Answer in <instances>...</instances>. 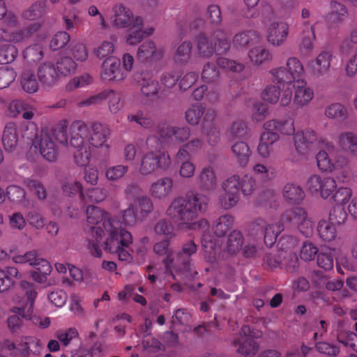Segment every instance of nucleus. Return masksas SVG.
Wrapping results in <instances>:
<instances>
[{
    "label": "nucleus",
    "instance_id": "7",
    "mask_svg": "<svg viewBox=\"0 0 357 357\" xmlns=\"http://www.w3.org/2000/svg\"><path fill=\"white\" fill-rule=\"evenodd\" d=\"M156 135H151L147 138L146 144L151 148L160 149L164 144H171L176 141L183 142L190 137V129L187 126L175 127L162 122L157 126Z\"/></svg>",
    "mask_w": 357,
    "mask_h": 357
},
{
    "label": "nucleus",
    "instance_id": "13",
    "mask_svg": "<svg viewBox=\"0 0 357 357\" xmlns=\"http://www.w3.org/2000/svg\"><path fill=\"white\" fill-rule=\"evenodd\" d=\"M290 26L288 22L283 20H274L266 27V40L273 47H281L287 41Z\"/></svg>",
    "mask_w": 357,
    "mask_h": 357
},
{
    "label": "nucleus",
    "instance_id": "28",
    "mask_svg": "<svg viewBox=\"0 0 357 357\" xmlns=\"http://www.w3.org/2000/svg\"><path fill=\"white\" fill-rule=\"evenodd\" d=\"M280 136L272 130L264 132L257 146V153L263 158H268L274 151V145L278 142Z\"/></svg>",
    "mask_w": 357,
    "mask_h": 357
},
{
    "label": "nucleus",
    "instance_id": "25",
    "mask_svg": "<svg viewBox=\"0 0 357 357\" xmlns=\"http://www.w3.org/2000/svg\"><path fill=\"white\" fill-rule=\"evenodd\" d=\"M37 76L42 85L47 88L54 86L59 79L56 65L50 61L40 64L37 70Z\"/></svg>",
    "mask_w": 357,
    "mask_h": 357
},
{
    "label": "nucleus",
    "instance_id": "9",
    "mask_svg": "<svg viewBox=\"0 0 357 357\" xmlns=\"http://www.w3.org/2000/svg\"><path fill=\"white\" fill-rule=\"evenodd\" d=\"M319 169L322 172H333L347 164V159L333 144L326 142L324 149L316 155Z\"/></svg>",
    "mask_w": 357,
    "mask_h": 357
},
{
    "label": "nucleus",
    "instance_id": "56",
    "mask_svg": "<svg viewBox=\"0 0 357 357\" xmlns=\"http://www.w3.org/2000/svg\"><path fill=\"white\" fill-rule=\"evenodd\" d=\"M105 100H108V108L112 114L119 112L123 106L121 96L112 90L103 91Z\"/></svg>",
    "mask_w": 357,
    "mask_h": 357
},
{
    "label": "nucleus",
    "instance_id": "63",
    "mask_svg": "<svg viewBox=\"0 0 357 357\" xmlns=\"http://www.w3.org/2000/svg\"><path fill=\"white\" fill-rule=\"evenodd\" d=\"M240 190L245 195H250L257 188V181L250 175L245 174L243 177L239 176Z\"/></svg>",
    "mask_w": 357,
    "mask_h": 357
},
{
    "label": "nucleus",
    "instance_id": "6",
    "mask_svg": "<svg viewBox=\"0 0 357 357\" xmlns=\"http://www.w3.org/2000/svg\"><path fill=\"white\" fill-rule=\"evenodd\" d=\"M40 28V24L33 23L27 29L16 31H10L8 29H0V43L6 42L10 44H5L0 46V63L12 62L17 57L18 52L13 44H17L26 41L31 34Z\"/></svg>",
    "mask_w": 357,
    "mask_h": 357
},
{
    "label": "nucleus",
    "instance_id": "15",
    "mask_svg": "<svg viewBox=\"0 0 357 357\" xmlns=\"http://www.w3.org/2000/svg\"><path fill=\"white\" fill-rule=\"evenodd\" d=\"M26 130H28L27 126H22L19 131L16 123L13 122L8 123L5 126L2 135V142L5 150L9 152L16 150L19 142L20 133L22 138L30 139L31 136L25 133Z\"/></svg>",
    "mask_w": 357,
    "mask_h": 357
},
{
    "label": "nucleus",
    "instance_id": "47",
    "mask_svg": "<svg viewBox=\"0 0 357 357\" xmlns=\"http://www.w3.org/2000/svg\"><path fill=\"white\" fill-rule=\"evenodd\" d=\"M202 247L204 248V256L210 263H213L217 260V250L215 242L209 235L204 234L202 239Z\"/></svg>",
    "mask_w": 357,
    "mask_h": 357
},
{
    "label": "nucleus",
    "instance_id": "32",
    "mask_svg": "<svg viewBox=\"0 0 357 357\" xmlns=\"http://www.w3.org/2000/svg\"><path fill=\"white\" fill-rule=\"evenodd\" d=\"M197 252V245L192 241L184 243L181 252L178 253L175 263L177 264V270H190V257Z\"/></svg>",
    "mask_w": 357,
    "mask_h": 357
},
{
    "label": "nucleus",
    "instance_id": "20",
    "mask_svg": "<svg viewBox=\"0 0 357 357\" xmlns=\"http://www.w3.org/2000/svg\"><path fill=\"white\" fill-rule=\"evenodd\" d=\"M110 135L109 128L102 123H93L90 128H87V134L84 136V139L89 136L88 141L91 146L94 148L105 147L109 148L107 144V139Z\"/></svg>",
    "mask_w": 357,
    "mask_h": 357
},
{
    "label": "nucleus",
    "instance_id": "43",
    "mask_svg": "<svg viewBox=\"0 0 357 357\" xmlns=\"http://www.w3.org/2000/svg\"><path fill=\"white\" fill-rule=\"evenodd\" d=\"M201 77L208 85L218 89L216 83L220 79V72L215 64L210 62L206 63L204 66Z\"/></svg>",
    "mask_w": 357,
    "mask_h": 357
},
{
    "label": "nucleus",
    "instance_id": "22",
    "mask_svg": "<svg viewBox=\"0 0 357 357\" xmlns=\"http://www.w3.org/2000/svg\"><path fill=\"white\" fill-rule=\"evenodd\" d=\"M153 28L144 29V20L141 17H136L134 23L127 30L125 41L128 45L135 46L146 36L153 33Z\"/></svg>",
    "mask_w": 357,
    "mask_h": 357
},
{
    "label": "nucleus",
    "instance_id": "51",
    "mask_svg": "<svg viewBox=\"0 0 357 357\" xmlns=\"http://www.w3.org/2000/svg\"><path fill=\"white\" fill-rule=\"evenodd\" d=\"M317 231L320 237L326 241L335 239L336 236V225L328 220H322L319 221Z\"/></svg>",
    "mask_w": 357,
    "mask_h": 357
},
{
    "label": "nucleus",
    "instance_id": "33",
    "mask_svg": "<svg viewBox=\"0 0 357 357\" xmlns=\"http://www.w3.org/2000/svg\"><path fill=\"white\" fill-rule=\"evenodd\" d=\"M264 128L266 130H278L283 135H290L294 133V121L292 118L278 121L275 119L267 121Z\"/></svg>",
    "mask_w": 357,
    "mask_h": 357
},
{
    "label": "nucleus",
    "instance_id": "36",
    "mask_svg": "<svg viewBox=\"0 0 357 357\" xmlns=\"http://www.w3.org/2000/svg\"><path fill=\"white\" fill-rule=\"evenodd\" d=\"M130 204L140 220L146 218L153 209L151 199L146 195H141L134 199Z\"/></svg>",
    "mask_w": 357,
    "mask_h": 357
},
{
    "label": "nucleus",
    "instance_id": "1",
    "mask_svg": "<svg viewBox=\"0 0 357 357\" xmlns=\"http://www.w3.org/2000/svg\"><path fill=\"white\" fill-rule=\"evenodd\" d=\"M86 214L87 227L92 231L93 236L97 240L105 237L102 242L104 250L117 254L121 261H131L132 257L127 250L132 243L130 233L120 229L119 220L100 207L88 206Z\"/></svg>",
    "mask_w": 357,
    "mask_h": 357
},
{
    "label": "nucleus",
    "instance_id": "55",
    "mask_svg": "<svg viewBox=\"0 0 357 357\" xmlns=\"http://www.w3.org/2000/svg\"><path fill=\"white\" fill-rule=\"evenodd\" d=\"M84 194L85 196L84 202L99 203L107 198L108 190L104 187H96L87 189Z\"/></svg>",
    "mask_w": 357,
    "mask_h": 357
},
{
    "label": "nucleus",
    "instance_id": "48",
    "mask_svg": "<svg viewBox=\"0 0 357 357\" xmlns=\"http://www.w3.org/2000/svg\"><path fill=\"white\" fill-rule=\"evenodd\" d=\"M234 223V218L229 215L219 217L213 224V229L217 236H222L230 229Z\"/></svg>",
    "mask_w": 357,
    "mask_h": 357
},
{
    "label": "nucleus",
    "instance_id": "26",
    "mask_svg": "<svg viewBox=\"0 0 357 357\" xmlns=\"http://www.w3.org/2000/svg\"><path fill=\"white\" fill-rule=\"evenodd\" d=\"M294 139L296 151L300 154L305 155L312 151V146L317 140V136L314 130H306L296 132Z\"/></svg>",
    "mask_w": 357,
    "mask_h": 357
},
{
    "label": "nucleus",
    "instance_id": "35",
    "mask_svg": "<svg viewBox=\"0 0 357 357\" xmlns=\"http://www.w3.org/2000/svg\"><path fill=\"white\" fill-rule=\"evenodd\" d=\"M196 45L199 55L201 57L208 59L215 52L214 47V38L200 33L197 36Z\"/></svg>",
    "mask_w": 357,
    "mask_h": 357
},
{
    "label": "nucleus",
    "instance_id": "17",
    "mask_svg": "<svg viewBox=\"0 0 357 357\" xmlns=\"http://www.w3.org/2000/svg\"><path fill=\"white\" fill-rule=\"evenodd\" d=\"M20 287L24 292L25 297L17 296L14 298L15 308L19 312H32L34 310V301L37 297V291L33 284L27 281H22Z\"/></svg>",
    "mask_w": 357,
    "mask_h": 357
},
{
    "label": "nucleus",
    "instance_id": "14",
    "mask_svg": "<svg viewBox=\"0 0 357 357\" xmlns=\"http://www.w3.org/2000/svg\"><path fill=\"white\" fill-rule=\"evenodd\" d=\"M280 85L282 86V89L275 84L267 86L261 93L262 99L271 104L279 102L281 106L289 105L291 102L292 93L287 86Z\"/></svg>",
    "mask_w": 357,
    "mask_h": 357
},
{
    "label": "nucleus",
    "instance_id": "61",
    "mask_svg": "<svg viewBox=\"0 0 357 357\" xmlns=\"http://www.w3.org/2000/svg\"><path fill=\"white\" fill-rule=\"evenodd\" d=\"M23 54L28 63L33 64L43 59V51L40 45H34L27 47Z\"/></svg>",
    "mask_w": 357,
    "mask_h": 357
},
{
    "label": "nucleus",
    "instance_id": "57",
    "mask_svg": "<svg viewBox=\"0 0 357 357\" xmlns=\"http://www.w3.org/2000/svg\"><path fill=\"white\" fill-rule=\"evenodd\" d=\"M40 264L36 266V270L31 273V277L34 281L38 283H44L47 280V277L52 271V266L47 261H39Z\"/></svg>",
    "mask_w": 357,
    "mask_h": 357
},
{
    "label": "nucleus",
    "instance_id": "29",
    "mask_svg": "<svg viewBox=\"0 0 357 357\" xmlns=\"http://www.w3.org/2000/svg\"><path fill=\"white\" fill-rule=\"evenodd\" d=\"M259 183H266L275 177V169L261 162H255L251 167L250 174Z\"/></svg>",
    "mask_w": 357,
    "mask_h": 357
},
{
    "label": "nucleus",
    "instance_id": "42",
    "mask_svg": "<svg viewBox=\"0 0 357 357\" xmlns=\"http://www.w3.org/2000/svg\"><path fill=\"white\" fill-rule=\"evenodd\" d=\"M6 195L10 201L20 204L24 207L29 208L31 206V202L26 198L25 190L17 185L8 186Z\"/></svg>",
    "mask_w": 357,
    "mask_h": 357
},
{
    "label": "nucleus",
    "instance_id": "24",
    "mask_svg": "<svg viewBox=\"0 0 357 357\" xmlns=\"http://www.w3.org/2000/svg\"><path fill=\"white\" fill-rule=\"evenodd\" d=\"M199 188L204 192H211L218 186V177L214 168L208 165L201 169L195 177Z\"/></svg>",
    "mask_w": 357,
    "mask_h": 357
},
{
    "label": "nucleus",
    "instance_id": "54",
    "mask_svg": "<svg viewBox=\"0 0 357 357\" xmlns=\"http://www.w3.org/2000/svg\"><path fill=\"white\" fill-rule=\"evenodd\" d=\"M56 68L59 74L68 76L75 72L77 64L72 58L69 56H62L58 59Z\"/></svg>",
    "mask_w": 357,
    "mask_h": 357
},
{
    "label": "nucleus",
    "instance_id": "27",
    "mask_svg": "<svg viewBox=\"0 0 357 357\" xmlns=\"http://www.w3.org/2000/svg\"><path fill=\"white\" fill-rule=\"evenodd\" d=\"M171 239H165L159 241L153 245L154 252L160 256H165L163 263L166 270L172 273V270L177 271V264L173 250L169 248Z\"/></svg>",
    "mask_w": 357,
    "mask_h": 357
},
{
    "label": "nucleus",
    "instance_id": "10",
    "mask_svg": "<svg viewBox=\"0 0 357 357\" xmlns=\"http://www.w3.org/2000/svg\"><path fill=\"white\" fill-rule=\"evenodd\" d=\"M283 229V224L280 221L267 222L263 219H257L251 225L250 233L253 236L263 235L264 243L270 248L275 243Z\"/></svg>",
    "mask_w": 357,
    "mask_h": 357
},
{
    "label": "nucleus",
    "instance_id": "8",
    "mask_svg": "<svg viewBox=\"0 0 357 357\" xmlns=\"http://www.w3.org/2000/svg\"><path fill=\"white\" fill-rule=\"evenodd\" d=\"M149 151L144 153L140 158L138 171L142 176L153 174L158 169L166 171L172 165V158L166 152L157 153L146 144ZM154 150H156L154 149Z\"/></svg>",
    "mask_w": 357,
    "mask_h": 357
},
{
    "label": "nucleus",
    "instance_id": "19",
    "mask_svg": "<svg viewBox=\"0 0 357 357\" xmlns=\"http://www.w3.org/2000/svg\"><path fill=\"white\" fill-rule=\"evenodd\" d=\"M287 218L304 236H308L312 234V221L303 208L296 207L290 210L287 213Z\"/></svg>",
    "mask_w": 357,
    "mask_h": 357
},
{
    "label": "nucleus",
    "instance_id": "4",
    "mask_svg": "<svg viewBox=\"0 0 357 357\" xmlns=\"http://www.w3.org/2000/svg\"><path fill=\"white\" fill-rule=\"evenodd\" d=\"M69 132L67 121H61L56 126L54 135H52L46 131L37 135L32 142L35 151H38L41 155L48 161H53L57 156V149L54 141L56 138L60 143H67Z\"/></svg>",
    "mask_w": 357,
    "mask_h": 357
},
{
    "label": "nucleus",
    "instance_id": "31",
    "mask_svg": "<svg viewBox=\"0 0 357 357\" xmlns=\"http://www.w3.org/2000/svg\"><path fill=\"white\" fill-rule=\"evenodd\" d=\"M248 56L250 61L255 66H261L273 60L272 52L264 45L252 47L249 50Z\"/></svg>",
    "mask_w": 357,
    "mask_h": 357
},
{
    "label": "nucleus",
    "instance_id": "58",
    "mask_svg": "<svg viewBox=\"0 0 357 357\" xmlns=\"http://www.w3.org/2000/svg\"><path fill=\"white\" fill-rule=\"evenodd\" d=\"M62 190L66 195L69 197L75 196L79 193L81 199L85 200L82 184L78 181L74 179L65 181L62 185Z\"/></svg>",
    "mask_w": 357,
    "mask_h": 357
},
{
    "label": "nucleus",
    "instance_id": "62",
    "mask_svg": "<svg viewBox=\"0 0 357 357\" xmlns=\"http://www.w3.org/2000/svg\"><path fill=\"white\" fill-rule=\"evenodd\" d=\"M128 167L123 165H117L107 168L105 176L110 181H116L124 176L128 172Z\"/></svg>",
    "mask_w": 357,
    "mask_h": 357
},
{
    "label": "nucleus",
    "instance_id": "50",
    "mask_svg": "<svg viewBox=\"0 0 357 357\" xmlns=\"http://www.w3.org/2000/svg\"><path fill=\"white\" fill-rule=\"evenodd\" d=\"M20 83L22 89L28 93H34L39 89V84L34 73L29 70L22 73Z\"/></svg>",
    "mask_w": 357,
    "mask_h": 357
},
{
    "label": "nucleus",
    "instance_id": "34",
    "mask_svg": "<svg viewBox=\"0 0 357 357\" xmlns=\"http://www.w3.org/2000/svg\"><path fill=\"white\" fill-rule=\"evenodd\" d=\"M282 196L288 204H297L303 200L305 192L300 185L288 183L282 188Z\"/></svg>",
    "mask_w": 357,
    "mask_h": 357
},
{
    "label": "nucleus",
    "instance_id": "5",
    "mask_svg": "<svg viewBox=\"0 0 357 357\" xmlns=\"http://www.w3.org/2000/svg\"><path fill=\"white\" fill-rule=\"evenodd\" d=\"M69 132L70 137L66 144L74 162L80 167L87 165L91 156V148L84 139L87 134V126L83 121H75L69 127Z\"/></svg>",
    "mask_w": 357,
    "mask_h": 357
},
{
    "label": "nucleus",
    "instance_id": "11",
    "mask_svg": "<svg viewBox=\"0 0 357 357\" xmlns=\"http://www.w3.org/2000/svg\"><path fill=\"white\" fill-rule=\"evenodd\" d=\"M239 176L234 174L229 176L221 184L222 192L219 197V203L224 209H230L235 206L240 199Z\"/></svg>",
    "mask_w": 357,
    "mask_h": 357
},
{
    "label": "nucleus",
    "instance_id": "64",
    "mask_svg": "<svg viewBox=\"0 0 357 357\" xmlns=\"http://www.w3.org/2000/svg\"><path fill=\"white\" fill-rule=\"evenodd\" d=\"M44 7L45 3L43 1H36L22 13V16L26 20H34L41 16Z\"/></svg>",
    "mask_w": 357,
    "mask_h": 357
},
{
    "label": "nucleus",
    "instance_id": "38",
    "mask_svg": "<svg viewBox=\"0 0 357 357\" xmlns=\"http://www.w3.org/2000/svg\"><path fill=\"white\" fill-rule=\"evenodd\" d=\"M231 151L240 167H244L248 165L251 156V151L247 143L243 141L235 142L231 146Z\"/></svg>",
    "mask_w": 357,
    "mask_h": 357
},
{
    "label": "nucleus",
    "instance_id": "40",
    "mask_svg": "<svg viewBox=\"0 0 357 357\" xmlns=\"http://www.w3.org/2000/svg\"><path fill=\"white\" fill-rule=\"evenodd\" d=\"M192 44L190 41L184 40L176 46L174 53V60L177 63H186L192 55Z\"/></svg>",
    "mask_w": 357,
    "mask_h": 357
},
{
    "label": "nucleus",
    "instance_id": "45",
    "mask_svg": "<svg viewBox=\"0 0 357 357\" xmlns=\"http://www.w3.org/2000/svg\"><path fill=\"white\" fill-rule=\"evenodd\" d=\"M193 97L197 100L205 98L210 102H215L218 99V89L204 84L194 90Z\"/></svg>",
    "mask_w": 357,
    "mask_h": 357
},
{
    "label": "nucleus",
    "instance_id": "46",
    "mask_svg": "<svg viewBox=\"0 0 357 357\" xmlns=\"http://www.w3.org/2000/svg\"><path fill=\"white\" fill-rule=\"evenodd\" d=\"M243 237L238 231H233L229 236L225 251L229 255H234L239 252L243 246Z\"/></svg>",
    "mask_w": 357,
    "mask_h": 357
},
{
    "label": "nucleus",
    "instance_id": "44",
    "mask_svg": "<svg viewBox=\"0 0 357 357\" xmlns=\"http://www.w3.org/2000/svg\"><path fill=\"white\" fill-rule=\"evenodd\" d=\"M142 95L149 100L155 99L158 96L160 86L158 81L153 78L143 79L140 89Z\"/></svg>",
    "mask_w": 357,
    "mask_h": 357
},
{
    "label": "nucleus",
    "instance_id": "41",
    "mask_svg": "<svg viewBox=\"0 0 357 357\" xmlns=\"http://www.w3.org/2000/svg\"><path fill=\"white\" fill-rule=\"evenodd\" d=\"M315 40L314 26H310L307 22L303 23V29L301 33L300 47L301 49L310 52L313 49V43Z\"/></svg>",
    "mask_w": 357,
    "mask_h": 357
},
{
    "label": "nucleus",
    "instance_id": "52",
    "mask_svg": "<svg viewBox=\"0 0 357 357\" xmlns=\"http://www.w3.org/2000/svg\"><path fill=\"white\" fill-rule=\"evenodd\" d=\"M204 114V107L202 104H195L188 108L185 118L189 124L196 126L200 123Z\"/></svg>",
    "mask_w": 357,
    "mask_h": 357
},
{
    "label": "nucleus",
    "instance_id": "49",
    "mask_svg": "<svg viewBox=\"0 0 357 357\" xmlns=\"http://www.w3.org/2000/svg\"><path fill=\"white\" fill-rule=\"evenodd\" d=\"M324 114L328 119L344 120L347 118L348 112L343 105L335 102L326 107Z\"/></svg>",
    "mask_w": 357,
    "mask_h": 357
},
{
    "label": "nucleus",
    "instance_id": "37",
    "mask_svg": "<svg viewBox=\"0 0 357 357\" xmlns=\"http://www.w3.org/2000/svg\"><path fill=\"white\" fill-rule=\"evenodd\" d=\"M338 146L352 155L357 154V135L351 132H343L337 138Z\"/></svg>",
    "mask_w": 357,
    "mask_h": 357
},
{
    "label": "nucleus",
    "instance_id": "2",
    "mask_svg": "<svg viewBox=\"0 0 357 357\" xmlns=\"http://www.w3.org/2000/svg\"><path fill=\"white\" fill-rule=\"evenodd\" d=\"M208 202V197L199 192H192L185 197L177 196L168 204L166 215L176 223L179 229H204L208 227L206 220H195L206 211Z\"/></svg>",
    "mask_w": 357,
    "mask_h": 357
},
{
    "label": "nucleus",
    "instance_id": "16",
    "mask_svg": "<svg viewBox=\"0 0 357 357\" xmlns=\"http://www.w3.org/2000/svg\"><path fill=\"white\" fill-rule=\"evenodd\" d=\"M100 77L105 82H121L126 78L127 73L121 68L119 59L109 56L102 64Z\"/></svg>",
    "mask_w": 357,
    "mask_h": 357
},
{
    "label": "nucleus",
    "instance_id": "30",
    "mask_svg": "<svg viewBox=\"0 0 357 357\" xmlns=\"http://www.w3.org/2000/svg\"><path fill=\"white\" fill-rule=\"evenodd\" d=\"M163 54L162 49L158 48L153 41L148 40L139 47L137 56L139 60L144 62L151 59H160Z\"/></svg>",
    "mask_w": 357,
    "mask_h": 357
},
{
    "label": "nucleus",
    "instance_id": "59",
    "mask_svg": "<svg viewBox=\"0 0 357 357\" xmlns=\"http://www.w3.org/2000/svg\"><path fill=\"white\" fill-rule=\"evenodd\" d=\"M24 185L39 200H44L47 197V190L45 186L39 181L26 178L24 181Z\"/></svg>",
    "mask_w": 357,
    "mask_h": 357
},
{
    "label": "nucleus",
    "instance_id": "23",
    "mask_svg": "<svg viewBox=\"0 0 357 357\" xmlns=\"http://www.w3.org/2000/svg\"><path fill=\"white\" fill-rule=\"evenodd\" d=\"M112 25L116 29L129 27L134 23L136 17L130 8L123 4H116L112 8Z\"/></svg>",
    "mask_w": 357,
    "mask_h": 357
},
{
    "label": "nucleus",
    "instance_id": "21",
    "mask_svg": "<svg viewBox=\"0 0 357 357\" xmlns=\"http://www.w3.org/2000/svg\"><path fill=\"white\" fill-rule=\"evenodd\" d=\"M333 55L330 51L321 52L314 59L308 63V68L312 76L320 78L327 75L331 68Z\"/></svg>",
    "mask_w": 357,
    "mask_h": 357
},
{
    "label": "nucleus",
    "instance_id": "12",
    "mask_svg": "<svg viewBox=\"0 0 357 357\" xmlns=\"http://www.w3.org/2000/svg\"><path fill=\"white\" fill-rule=\"evenodd\" d=\"M307 188L313 193H317L321 198H328L336 190L337 184L335 179L331 176H321L314 174L309 177Z\"/></svg>",
    "mask_w": 357,
    "mask_h": 357
},
{
    "label": "nucleus",
    "instance_id": "53",
    "mask_svg": "<svg viewBox=\"0 0 357 357\" xmlns=\"http://www.w3.org/2000/svg\"><path fill=\"white\" fill-rule=\"evenodd\" d=\"M156 235L164 236L165 239H172L175 236L174 227L170 220L162 219L159 220L154 227Z\"/></svg>",
    "mask_w": 357,
    "mask_h": 357
},
{
    "label": "nucleus",
    "instance_id": "3",
    "mask_svg": "<svg viewBox=\"0 0 357 357\" xmlns=\"http://www.w3.org/2000/svg\"><path fill=\"white\" fill-rule=\"evenodd\" d=\"M303 73V65L294 56L287 60L286 66L274 68L269 72L273 83L284 84L291 91V101L296 107L307 106L314 96L312 88L301 77Z\"/></svg>",
    "mask_w": 357,
    "mask_h": 357
},
{
    "label": "nucleus",
    "instance_id": "60",
    "mask_svg": "<svg viewBox=\"0 0 357 357\" xmlns=\"http://www.w3.org/2000/svg\"><path fill=\"white\" fill-rule=\"evenodd\" d=\"M313 280L319 285H325L328 290L332 291L341 289L344 284L343 281L340 278L328 280L326 278L319 273L315 274L313 277Z\"/></svg>",
    "mask_w": 357,
    "mask_h": 357
},
{
    "label": "nucleus",
    "instance_id": "18",
    "mask_svg": "<svg viewBox=\"0 0 357 357\" xmlns=\"http://www.w3.org/2000/svg\"><path fill=\"white\" fill-rule=\"evenodd\" d=\"M174 188L173 178L169 176H162L150 184L149 194L153 199L162 201L172 195Z\"/></svg>",
    "mask_w": 357,
    "mask_h": 357
},
{
    "label": "nucleus",
    "instance_id": "39",
    "mask_svg": "<svg viewBox=\"0 0 357 357\" xmlns=\"http://www.w3.org/2000/svg\"><path fill=\"white\" fill-rule=\"evenodd\" d=\"M259 38V35L255 31H241L234 36L232 43L237 48L245 47L256 43Z\"/></svg>",
    "mask_w": 357,
    "mask_h": 357
}]
</instances>
